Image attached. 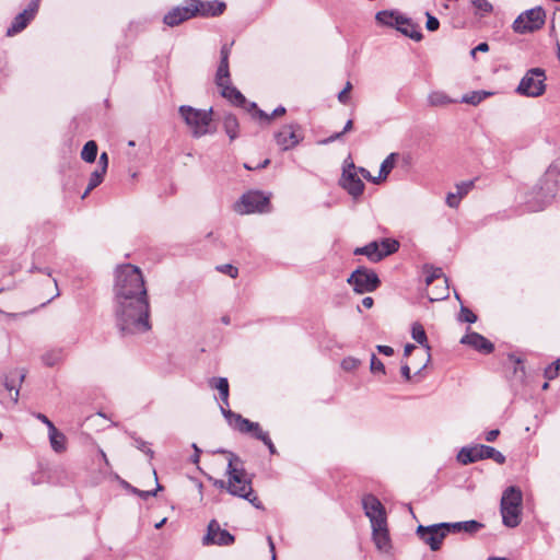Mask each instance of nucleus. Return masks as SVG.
I'll return each mask as SVG.
<instances>
[{"label": "nucleus", "instance_id": "obj_1", "mask_svg": "<svg viewBox=\"0 0 560 560\" xmlns=\"http://www.w3.org/2000/svg\"><path fill=\"white\" fill-rule=\"evenodd\" d=\"M114 313L116 325L124 335L142 334L151 329L144 279L140 268L131 264L116 269Z\"/></svg>", "mask_w": 560, "mask_h": 560}, {"label": "nucleus", "instance_id": "obj_2", "mask_svg": "<svg viewBox=\"0 0 560 560\" xmlns=\"http://www.w3.org/2000/svg\"><path fill=\"white\" fill-rule=\"evenodd\" d=\"M560 196V163H552L535 186L524 195V203L528 211L544 210L552 200Z\"/></svg>", "mask_w": 560, "mask_h": 560}, {"label": "nucleus", "instance_id": "obj_3", "mask_svg": "<svg viewBox=\"0 0 560 560\" xmlns=\"http://www.w3.org/2000/svg\"><path fill=\"white\" fill-rule=\"evenodd\" d=\"M223 454H226L229 457L228 463V485L226 490L229 493L235 497L243 498L252 503L256 509H262L261 502L254 494L252 482L247 478L246 471L243 466V462L238 456L231 452L220 451Z\"/></svg>", "mask_w": 560, "mask_h": 560}, {"label": "nucleus", "instance_id": "obj_4", "mask_svg": "<svg viewBox=\"0 0 560 560\" xmlns=\"http://www.w3.org/2000/svg\"><path fill=\"white\" fill-rule=\"evenodd\" d=\"M522 491L514 486L508 487L501 498L502 522L514 528L521 523Z\"/></svg>", "mask_w": 560, "mask_h": 560}, {"label": "nucleus", "instance_id": "obj_5", "mask_svg": "<svg viewBox=\"0 0 560 560\" xmlns=\"http://www.w3.org/2000/svg\"><path fill=\"white\" fill-rule=\"evenodd\" d=\"M178 113L195 138H200L211 132L209 127L212 121V108L206 110L182 105Z\"/></svg>", "mask_w": 560, "mask_h": 560}, {"label": "nucleus", "instance_id": "obj_6", "mask_svg": "<svg viewBox=\"0 0 560 560\" xmlns=\"http://www.w3.org/2000/svg\"><path fill=\"white\" fill-rule=\"evenodd\" d=\"M490 458L498 464L505 463V456L492 446L477 444L463 447L457 454V460L462 465H468L481 459Z\"/></svg>", "mask_w": 560, "mask_h": 560}, {"label": "nucleus", "instance_id": "obj_7", "mask_svg": "<svg viewBox=\"0 0 560 560\" xmlns=\"http://www.w3.org/2000/svg\"><path fill=\"white\" fill-rule=\"evenodd\" d=\"M546 74L541 68L529 69L522 78L516 92L528 97H537L544 94L546 90Z\"/></svg>", "mask_w": 560, "mask_h": 560}, {"label": "nucleus", "instance_id": "obj_8", "mask_svg": "<svg viewBox=\"0 0 560 560\" xmlns=\"http://www.w3.org/2000/svg\"><path fill=\"white\" fill-rule=\"evenodd\" d=\"M546 13L541 7H536L521 13L513 22L512 28L517 34L533 33L545 24Z\"/></svg>", "mask_w": 560, "mask_h": 560}, {"label": "nucleus", "instance_id": "obj_9", "mask_svg": "<svg viewBox=\"0 0 560 560\" xmlns=\"http://www.w3.org/2000/svg\"><path fill=\"white\" fill-rule=\"evenodd\" d=\"M347 282L352 285L353 290L358 294L369 293L375 291L381 280L377 273L365 267L357 268L348 278Z\"/></svg>", "mask_w": 560, "mask_h": 560}, {"label": "nucleus", "instance_id": "obj_10", "mask_svg": "<svg viewBox=\"0 0 560 560\" xmlns=\"http://www.w3.org/2000/svg\"><path fill=\"white\" fill-rule=\"evenodd\" d=\"M269 207V198L260 191H248L235 203L234 210L240 214L266 212Z\"/></svg>", "mask_w": 560, "mask_h": 560}, {"label": "nucleus", "instance_id": "obj_11", "mask_svg": "<svg viewBox=\"0 0 560 560\" xmlns=\"http://www.w3.org/2000/svg\"><path fill=\"white\" fill-rule=\"evenodd\" d=\"M340 185L353 198L360 197L364 191V183L359 177L357 166L350 159H347L343 163Z\"/></svg>", "mask_w": 560, "mask_h": 560}, {"label": "nucleus", "instance_id": "obj_12", "mask_svg": "<svg viewBox=\"0 0 560 560\" xmlns=\"http://www.w3.org/2000/svg\"><path fill=\"white\" fill-rule=\"evenodd\" d=\"M444 527L442 523L429 526L419 525L416 529V534L432 551H438L441 549L442 542L446 537Z\"/></svg>", "mask_w": 560, "mask_h": 560}, {"label": "nucleus", "instance_id": "obj_13", "mask_svg": "<svg viewBox=\"0 0 560 560\" xmlns=\"http://www.w3.org/2000/svg\"><path fill=\"white\" fill-rule=\"evenodd\" d=\"M362 506L365 516L370 520L371 526L385 525L387 523L386 511L382 502L373 494H365L362 498Z\"/></svg>", "mask_w": 560, "mask_h": 560}, {"label": "nucleus", "instance_id": "obj_14", "mask_svg": "<svg viewBox=\"0 0 560 560\" xmlns=\"http://www.w3.org/2000/svg\"><path fill=\"white\" fill-rule=\"evenodd\" d=\"M300 131L301 127L299 124L284 125L275 135V140L282 150H290L302 141L303 137Z\"/></svg>", "mask_w": 560, "mask_h": 560}, {"label": "nucleus", "instance_id": "obj_15", "mask_svg": "<svg viewBox=\"0 0 560 560\" xmlns=\"http://www.w3.org/2000/svg\"><path fill=\"white\" fill-rule=\"evenodd\" d=\"M190 3L195 18H215L223 14L226 9V3L219 0H190Z\"/></svg>", "mask_w": 560, "mask_h": 560}, {"label": "nucleus", "instance_id": "obj_16", "mask_svg": "<svg viewBox=\"0 0 560 560\" xmlns=\"http://www.w3.org/2000/svg\"><path fill=\"white\" fill-rule=\"evenodd\" d=\"M234 423V430L238 431L243 434H249L257 440L264 442V444L269 448L271 454L276 453V447L268 434V432L264 431L259 422H230Z\"/></svg>", "mask_w": 560, "mask_h": 560}, {"label": "nucleus", "instance_id": "obj_17", "mask_svg": "<svg viewBox=\"0 0 560 560\" xmlns=\"http://www.w3.org/2000/svg\"><path fill=\"white\" fill-rule=\"evenodd\" d=\"M234 542V536L226 529H222L215 520L208 525L207 535L203 537V545L229 546Z\"/></svg>", "mask_w": 560, "mask_h": 560}, {"label": "nucleus", "instance_id": "obj_18", "mask_svg": "<svg viewBox=\"0 0 560 560\" xmlns=\"http://www.w3.org/2000/svg\"><path fill=\"white\" fill-rule=\"evenodd\" d=\"M38 5L37 1H31L28 7L13 19L11 25L7 30V36H14L21 33L35 18Z\"/></svg>", "mask_w": 560, "mask_h": 560}, {"label": "nucleus", "instance_id": "obj_19", "mask_svg": "<svg viewBox=\"0 0 560 560\" xmlns=\"http://www.w3.org/2000/svg\"><path fill=\"white\" fill-rule=\"evenodd\" d=\"M195 18L190 0H186L184 5L171 9L163 18L164 24L174 27L180 23Z\"/></svg>", "mask_w": 560, "mask_h": 560}, {"label": "nucleus", "instance_id": "obj_20", "mask_svg": "<svg viewBox=\"0 0 560 560\" xmlns=\"http://www.w3.org/2000/svg\"><path fill=\"white\" fill-rule=\"evenodd\" d=\"M459 342L483 354H489L494 350V345L490 340L479 332L470 331L469 328H467L466 335L460 338Z\"/></svg>", "mask_w": 560, "mask_h": 560}, {"label": "nucleus", "instance_id": "obj_21", "mask_svg": "<svg viewBox=\"0 0 560 560\" xmlns=\"http://www.w3.org/2000/svg\"><path fill=\"white\" fill-rule=\"evenodd\" d=\"M210 386L219 390L220 399L222 404L220 405L221 411L223 416L228 419L233 418V420H246L241 415L233 413L231 410L225 409L224 405L229 406V382L225 377H213L210 380Z\"/></svg>", "mask_w": 560, "mask_h": 560}, {"label": "nucleus", "instance_id": "obj_22", "mask_svg": "<svg viewBox=\"0 0 560 560\" xmlns=\"http://www.w3.org/2000/svg\"><path fill=\"white\" fill-rule=\"evenodd\" d=\"M24 377L25 373L23 370L15 369L11 371L4 378L3 389L0 393L1 398H3V392H5L10 397V401L16 404L19 398V385L23 382Z\"/></svg>", "mask_w": 560, "mask_h": 560}, {"label": "nucleus", "instance_id": "obj_23", "mask_svg": "<svg viewBox=\"0 0 560 560\" xmlns=\"http://www.w3.org/2000/svg\"><path fill=\"white\" fill-rule=\"evenodd\" d=\"M48 429L49 443L54 452L63 453L67 451L68 441L66 435L59 431L54 422H45Z\"/></svg>", "mask_w": 560, "mask_h": 560}, {"label": "nucleus", "instance_id": "obj_24", "mask_svg": "<svg viewBox=\"0 0 560 560\" xmlns=\"http://www.w3.org/2000/svg\"><path fill=\"white\" fill-rule=\"evenodd\" d=\"M442 524L445 526L444 530L446 533V536L450 533H460V532H465L468 534H475L483 527V524H481L475 520L464 521V522H455V523H442Z\"/></svg>", "mask_w": 560, "mask_h": 560}, {"label": "nucleus", "instance_id": "obj_25", "mask_svg": "<svg viewBox=\"0 0 560 560\" xmlns=\"http://www.w3.org/2000/svg\"><path fill=\"white\" fill-rule=\"evenodd\" d=\"M372 527V537L376 548L383 552H387L390 549V538L387 528V523L380 526Z\"/></svg>", "mask_w": 560, "mask_h": 560}, {"label": "nucleus", "instance_id": "obj_26", "mask_svg": "<svg viewBox=\"0 0 560 560\" xmlns=\"http://www.w3.org/2000/svg\"><path fill=\"white\" fill-rule=\"evenodd\" d=\"M402 22L396 26V30L399 31L405 36L420 42L423 37L421 30L417 23H415L411 19L402 15Z\"/></svg>", "mask_w": 560, "mask_h": 560}, {"label": "nucleus", "instance_id": "obj_27", "mask_svg": "<svg viewBox=\"0 0 560 560\" xmlns=\"http://www.w3.org/2000/svg\"><path fill=\"white\" fill-rule=\"evenodd\" d=\"M375 20L378 24L395 27L400 24L402 20V14L398 11L394 10H384L380 11L375 15Z\"/></svg>", "mask_w": 560, "mask_h": 560}, {"label": "nucleus", "instance_id": "obj_28", "mask_svg": "<svg viewBox=\"0 0 560 560\" xmlns=\"http://www.w3.org/2000/svg\"><path fill=\"white\" fill-rule=\"evenodd\" d=\"M221 89V95L229 100L235 106H242L246 104L245 96L232 85V83H224L223 85H219Z\"/></svg>", "mask_w": 560, "mask_h": 560}, {"label": "nucleus", "instance_id": "obj_29", "mask_svg": "<svg viewBox=\"0 0 560 560\" xmlns=\"http://www.w3.org/2000/svg\"><path fill=\"white\" fill-rule=\"evenodd\" d=\"M223 128L230 140L233 141L238 137V120L232 114H226L223 118Z\"/></svg>", "mask_w": 560, "mask_h": 560}, {"label": "nucleus", "instance_id": "obj_30", "mask_svg": "<svg viewBox=\"0 0 560 560\" xmlns=\"http://www.w3.org/2000/svg\"><path fill=\"white\" fill-rule=\"evenodd\" d=\"M492 94H493L492 92H488V91H483V90L472 91L470 93L463 95L460 98V102L465 103V104L472 105V106H477L483 100L491 96Z\"/></svg>", "mask_w": 560, "mask_h": 560}, {"label": "nucleus", "instance_id": "obj_31", "mask_svg": "<svg viewBox=\"0 0 560 560\" xmlns=\"http://www.w3.org/2000/svg\"><path fill=\"white\" fill-rule=\"evenodd\" d=\"M397 156H398L397 153H390L382 162L381 168H380V173H378V176H377V179L380 182L381 180H385L387 178V176L389 175V173L392 172V170L395 167V162H396Z\"/></svg>", "mask_w": 560, "mask_h": 560}, {"label": "nucleus", "instance_id": "obj_32", "mask_svg": "<svg viewBox=\"0 0 560 560\" xmlns=\"http://www.w3.org/2000/svg\"><path fill=\"white\" fill-rule=\"evenodd\" d=\"M63 359L61 349H52L42 355V361L46 366L52 368L59 364Z\"/></svg>", "mask_w": 560, "mask_h": 560}, {"label": "nucleus", "instance_id": "obj_33", "mask_svg": "<svg viewBox=\"0 0 560 560\" xmlns=\"http://www.w3.org/2000/svg\"><path fill=\"white\" fill-rule=\"evenodd\" d=\"M428 102L431 106H445L451 103H455V100H452L448 95L441 91H434L429 94Z\"/></svg>", "mask_w": 560, "mask_h": 560}, {"label": "nucleus", "instance_id": "obj_34", "mask_svg": "<svg viewBox=\"0 0 560 560\" xmlns=\"http://www.w3.org/2000/svg\"><path fill=\"white\" fill-rule=\"evenodd\" d=\"M96 156H97V144L95 141L90 140L84 144V147L81 151V158L83 161H85L88 163H92L95 161Z\"/></svg>", "mask_w": 560, "mask_h": 560}, {"label": "nucleus", "instance_id": "obj_35", "mask_svg": "<svg viewBox=\"0 0 560 560\" xmlns=\"http://www.w3.org/2000/svg\"><path fill=\"white\" fill-rule=\"evenodd\" d=\"M378 245L382 258L396 253L399 248V243L392 238H384L378 243Z\"/></svg>", "mask_w": 560, "mask_h": 560}, {"label": "nucleus", "instance_id": "obj_36", "mask_svg": "<svg viewBox=\"0 0 560 560\" xmlns=\"http://www.w3.org/2000/svg\"><path fill=\"white\" fill-rule=\"evenodd\" d=\"M230 70L229 62L220 61V65L215 74V83L217 85H223L224 83H230Z\"/></svg>", "mask_w": 560, "mask_h": 560}, {"label": "nucleus", "instance_id": "obj_37", "mask_svg": "<svg viewBox=\"0 0 560 560\" xmlns=\"http://www.w3.org/2000/svg\"><path fill=\"white\" fill-rule=\"evenodd\" d=\"M411 335H412V338L421 346H425L427 349H429V346L427 343L428 341V338H427V334H425V330L423 328V326L419 323H415L412 325V328H411Z\"/></svg>", "mask_w": 560, "mask_h": 560}, {"label": "nucleus", "instance_id": "obj_38", "mask_svg": "<svg viewBox=\"0 0 560 560\" xmlns=\"http://www.w3.org/2000/svg\"><path fill=\"white\" fill-rule=\"evenodd\" d=\"M105 174L106 173H103L98 168L95 170L91 174L90 179H89V184H88V187H86V190L84 191L82 198H85L90 194V191H92L94 188H96L103 182V178H104Z\"/></svg>", "mask_w": 560, "mask_h": 560}, {"label": "nucleus", "instance_id": "obj_39", "mask_svg": "<svg viewBox=\"0 0 560 560\" xmlns=\"http://www.w3.org/2000/svg\"><path fill=\"white\" fill-rule=\"evenodd\" d=\"M470 3L480 16L491 13L493 10L492 4L488 0H470Z\"/></svg>", "mask_w": 560, "mask_h": 560}, {"label": "nucleus", "instance_id": "obj_40", "mask_svg": "<svg viewBox=\"0 0 560 560\" xmlns=\"http://www.w3.org/2000/svg\"><path fill=\"white\" fill-rule=\"evenodd\" d=\"M365 256L373 262H377L382 260V254L380 250L378 242H371L370 244L365 245Z\"/></svg>", "mask_w": 560, "mask_h": 560}, {"label": "nucleus", "instance_id": "obj_41", "mask_svg": "<svg viewBox=\"0 0 560 560\" xmlns=\"http://www.w3.org/2000/svg\"><path fill=\"white\" fill-rule=\"evenodd\" d=\"M458 320L474 324L477 322V315L468 307L462 305Z\"/></svg>", "mask_w": 560, "mask_h": 560}, {"label": "nucleus", "instance_id": "obj_42", "mask_svg": "<svg viewBox=\"0 0 560 560\" xmlns=\"http://www.w3.org/2000/svg\"><path fill=\"white\" fill-rule=\"evenodd\" d=\"M360 365L361 361L354 357H347L341 361V368L347 372L355 371Z\"/></svg>", "mask_w": 560, "mask_h": 560}, {"label": "nucleus", "instance_id": "obj_43", "mask_svg": "<svg viewBox=\"0 0 560 560\" xmlns=\"http://www.w3.org/2000/svg\"><path fill=\"white\" fill-rule=\"evenodd\" d=\"M560 373V360L552 362L545 369V377L547 380H555Z\"/></svg>", "mask_w": 560, "mask_h": 560}, {"label": "nucleus", "instance_id": "obj_44", "mask_svg": "<svg viewBox=\"0 0 560 560\" xmlns=\"http://www.w3.org/2000/svg\"><path fill=\"white\" fill-rule=\"evenodd\" d=\"M133 446L138 448L139 451L147 454L150 458L153 457V451L148 445L145 441H143L141 438H133Z\"/></svg>", "mask_w": 560, "mask_h": 560}, {"label": "nucleus", "instance_id": "obj_45", "mask_svg": "<svg viewBox=\"0 0 560 560\" xmlns=\"http://www.w3.org/2000/svg\"><path fill=\"white\" fill-rule=\"evenodd\" d=\"M474 187L472 180L462 182L456 185V192H458L459 197H465Z\"/></svg>", "mask_w": 560, "mask_h": 560}, {"label": "nucleus", "instance_id": "obj_46", "mask_svg": "<svg viewBox=\"0 0 560 560\" xmlns=\"http://www.w3.org/2000/svg\"><path fill=\"white\" fill-rule=\"evenodd\" d=\"M370 369H371L372 373H376V372H381L383 374L385 373V366H384L383 362L374 353L371 355Z\"/></svg>", "mask_w": 560, "mask_h": 560}, {"label": "nucleus", "instance_id": "obj_47", "mask_svg": "<svg viewBox=\"0 0 560 560\" xmlns=\"http://www.w3.org/2000/svg\"><path fill=\"white\" fill-rule=\"evenodd\" d=\"M425 16H427V23H425L427 30L430 32L438 31L440 27L439 20L434 15L430 14L429 12H425Z\"/></svg>", "mask_w": 560, "mask_h": 560}, {"label": "nucleus", "instance_id": "obj_48", "mask_svg": "<svg viewBox=\"0 0 560 560\" xmlns=\"http://www.w3.org/2000/svg\"><path fill=\"white\" fill-rule=\"evenodd\" d=\"M217 270L220 272L229 275L231 278H236L238 275V269L233 265L225 264L217 267Z\"/></svg>", "mask_w": 560, "mask_h": 560}, {"label": "nucleus", "instance_id": "obj_49", "mask_svg": "<svg viewBox=\"0 0 560 560\" xmlns=\"http://www.w3.org/2000/svg\"><path fill=\"white\" fill-rule=\"evenodd\" d=\"M443 276L441 268L431 267V272L427 275L425 282L427 284H431L434 280L440 279Z\"/></svg>", "mask_w": 560, "mask_h": 560}, {"label": "nucleus", "instance_id": "obj_50", "mask_svg": "<svg viewBox=\"0 0 560 560\" xmlns=\"http://www.w3.org/2000/svg\"><path fill=\"white\" fill-rule=\"evenodd\" d=\"M458 192H448L446 196V203L451 208H457L460 201Z\"/></svg>", "mask_w": 560, "mask_h": 560}, {"label": "nucleus", "instance_id": "obj_51", "mask_svg": "<svg viewBox=\"0 0 560 560\" xmlns=\"http://www.w3.org/2000/svg\"><path fill=\"white\" fill-rule=\"evenodd\" d=\"M357 171H358V175L360 174L363 178L368 179V180H371L375 184H378L380 180L377 179V177H373L371 175V173L364 168V167H357Z\"/></svg>", "mask_w": 560, "mask_h": 560}, {"label": "nucleus", "instance_id": "obj_52", "mask_svg": "<svg viewBox=\"0 0 560 560\" xmlns=\"http://www.w3.org/2000/svg\"><path fill=\"white\" fill-rule=\"evenodd\" d=\"M108 166V156L106 152H103L98 159V170L106 173Z\"/></svg>", "mask_w": 560, "mask_h": 560}, {"label": "nucleus", "instance_id": "obj_53", "mask_svg": "<svg viewBox=\"0 0 560 560\" xmlns=\"http://www.w3.org/2000/svg\"><path fill=\"white\" fill-rule=\"evenodd\" d=\"M253 118L254 119H259V120H264L266 122H270V117H269V114H267L266 112H264L262 109L260 108H257L255 110V113H253Z\"/></svg>", "mask_w": 560, "mask_h": 560}, {"label": "nucleus", "instance_id": "obj_54", "mask_svg": "<svg viewBox=\"0 0 560 560\" xmlns=\"http://www.w3.org/2000/svg\"><path fill=\"white\" fill-rule=\"evenodd\" d=\"M231 54V46L228 44H224L220 51V61L229 62V57Z\"/></svg>", "mask_w": 560, "mask_h": 560}, {"label": "nucleus", "instance_id": "obj_55", "mask_svg": "<svg viewBox=\"0 0 560 560\" xmlns=\"http://www.w3.org/2000/svg\"><path fill=\"white\" fill-rule=\"evenodd\" d=\"M162 487L158 483V488L154 491H137V494L141 497L142 499H148L149 497H154L156 494V491L161 490Z\"/></svg>", "mask_w": 560, "mask_h": 560}, {"label": "nucleus", "instance_id": "obj_56", "mask_svg": "<svg viewBox=\"0 0 560 560\" xmlns=\"http://www.w3.org/2000/svg\"><path fill=\"white\" fill-rule=\"evenodd\" d=\"M285 107L283 106H278L271 114H269V117H270V121L276 118V117H280L282 115L285 114Z\"/></svg>", "mask_w": 560, "mask_h": 560}, {"label": "nucleus", "instance_id": "obj_57", "mask_svg": "<svg viewBox=\"0 0 560 560\" xmlns=\"http://www.w3.org/2000/svg\"><path fill=\"white\" fill-rule=\"evenodd\" d=\"M400 373H401L402 377L405 378V381L409 382L411 380L410 368L408 364L401 365Z\"/></svg>", "mask_w": 560, "mask_h": 560}, {"label": "nucleus", "instance_id": "obj_58", "mask_svg": "<svg viewBox=\"0 0 560 560\" xmlns=\"http://www.w3.org/2000/svg\"><path fill=\"white\" fill-rule=\"evenodd\" d=\"M377 351L385 355H392L394 353V349L389 346H377Z\"/></svg>", "mask_w": 560, "mask_h": 560}, {"label": "nucleus", "instance_id": "obj_59", "mask_svg": "<svg viewBox=\"0 0 560 560\" xmlns=\"http://www.w3.org/2000/svg\"><path fill=\"white\" fill-rule=\"evenodd\" d=\"M343 136V132H336L334 135H331L330 137H328L327 139L323 140L322 143L323 144H328V143H331L338 139H340L341 137Z\"/></svg>", "mask_w": 560, "mask_h": 560}, {"label": "nucleus", "instance_id": "obj_60", "mask_svg": "<svg viewBox=\"0 0 560 560\" xmlns=\"http://www.w3.org/2000/svg\"><path fill=\"white\" fill-rule=\"evenodd\" d=\"M338 101L341 103V104H347L348 101H349V93L347 92V90H341L338 94Z\"/></svg>", "mask_w": 560, "mask_h": 560}, {"label": "nucleus", "instance_id": "obj_61", "mask_svg": "<svg viewBox=\"0 0 560 560\" xmlns=\"http://www.w3.org/2000/svg\"><path fill=\"white\" fill-rule=\"evenodd\" d=\"M499 433H500V431L497 430V429L495 430H491V431L487 432L485 439L488 442H492V441H494L498 438Z\"/></svg>", "mask_w": 560, "mask_h": 560}, {"label": "nucleus", "instance_id": "obj_62", "mask_svg": "<svg viewBox=\"0 0 560 560\" xmlns=\"http://www.w3.org/2000/svg\"><path fill=\"white\" fill-rule=\"evenodd\" d=\"M245 109L253 115L255 110L258 108L257 104L255 102H247L243 105Z\"/></svg>", "mask_w": 560, "mask_h": 560}, {"label": "nucleus", "instance_id": "obj_63", "mask_svg": "<svg viewBox=\"0 0 560 560\" xmlns=\"http://www.w3.org/2000/svg\"><path fill=\"white\" fill-rule=\"evenodd\" d=\"M267 540H268V545H269V549H270V552H271V560H276V551H275V544H273V540L270 536L267 537Z\"/></svg>", "mask_w": 560, "mask_h": 560}, {"label": "nucleus", "instance_id": "obj_64", "mask_svg": "<svg viewBox=\"0 0 560 560\" xmlns=\"http://www.w3.org/2000/svg\"><path fill=\"white\" fill-rule=\"evenodd\" d=\"M374 304V300L371 296H365L362 300V305L365 308H371Z\"/></svg>", "mask_w": 560, "mask_h": 560}]
</instances>
